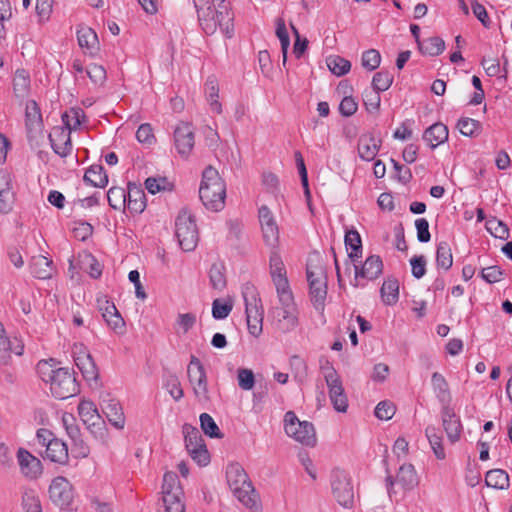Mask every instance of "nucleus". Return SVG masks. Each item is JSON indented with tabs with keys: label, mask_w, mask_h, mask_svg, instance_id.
<instances>
[{
	"label": "nucleus",
	"mask_w": 512,
	"mask_h": 512,
	"mask_svg": "<svg viewBox=\"0 0 512 512\" xmlns=\"http://www.w3.org/2000/svg\"><path fill=\"white\" fill-rule=\"evenodd\" d=\"M37 373L43 382L49 384L55 398L67 399L79 391L74 373L69 368L57 367L52 359L39 361Z\"/></svg>",
	"instance_id": "nucleus-1"
},
{
	"label": "nucleus",
	"mask_w": 512,
	"mask_h": 512,
	"mask_svg": "<svg viewBox=\"0 0 512 512\" xmlns=\"http://www.w3.org/2000/svg\"><path fill=\"white\" fill-rule=\"evenodd\" d=\"M278 304L269 311L268 318L272 327L281 334H288L299 326V309L293 293L280 295Z\"/></svg>",
	"instance_id": "nucleus-2"
},
{
	"label": "nucleus",
	"mask_w": 512,
	"mask_h": 512,
	"mask_svg": "<svg viewBox=\"0 0 512 512\" xmlns=\"http://www.w3.org/2000/svg\"><path fill=\"white\" fill-rule=\"evenodd\" d=\"M199 197L209 210L220 211L224 207L226 186L218 171L212 166L203 171Z\"/></svg>",
	"instance_id": "nucleus-3"
},
{
	"label": "nucleus",
	"mask_w": 512,
	"mask_h": 512,
	"mask_svg": "<svg viewBox=\"0 0 512 512\" xmlns=\"http://www.w3.org/2000/svg\"><path fill=\"white\" fill-rule=\"evenodd\" d=\"M227 483L234 496L246 507H257V495L244 468L238 463L228 465Z\"/></svg>",
	"instance_id": "nucleus-4"
},
{
	"label": "nucleus",
	"mask_w": 512,
	"mask_h": 512,
	"mask_svg": "<svg viewBox=\"0 0 512 512\" xmlns=\"http://www.w3.org/2000/svg\"><path fill=\"white\" fill-rule=\"evenodd\" d=\"M306 275L313 306L317 310L323 309L327 295V277L318 254L309 257Z\"/></svg>",
	"instance_id": "nucleus-5"
},
{
	"label": "nucleus",
	"mask_w": 512,
	"mask_h": 512,
	"mask_svg": "<svg viewBox=\"0 0 512 512\" xmlns=\"http://www.w3.org/2000/svg\"><path fill=\"white\" fill-rule=\"evenodd\" d=\"M246 322L249 333L259 337L263 331V306L256 287L251 283L242 286Z\"/></svg>",
	"instance_id": "nucleus-6"
},
{
	"label": "nucleus",
	"mask_w": 512,
	"mask_h": 512,
	"mask_svg": "<svg viewBox=\"0 0 512 512\" xmlns=\"http://www.w3.org/2000/svg\"><path fill=\"white\" fill-rule=\"evenodd\" d=\"M175 234L180 247L184 251H193L198 243L199 235L194 216L182 209L175 220Z\"/></svg>",
	"instance_id": "nucleus-7"
},
{
	"label": "nucleus",
	"mask_w": 512,
	"mask_h": 512,
	"mask_svg": "<svg viewBox=\"0 0 512 512\" xmlns=\"http://www.w3.org/2000/svg\"><path fill=\"white\" fill-rule=\"evenodd\" d=\"M187 378L196 400L200 403L209 402L210 394L207 374L203 364L195 355L190 357V362L187 366Z\"/></svg>",
	"instance_id": "nucleus-8"
},
{
	"label": "nucleus",
	"mask_w": 512,
	"mask_h": 512,
	"mask_svg": "<svg viewBox=\"0 0 512 512\" xmlns=\"http://www.w3.org/2000/svg\"><path fill=\"white\" fill-rule=\"evenodd\" d=\"M284 427L286 434L301 444L310 447L316 445L317 438L313 424L300 421L294 412L289 411L285 414Z\"/></svg>",
	"instance_id": "nucleus-9"
},
{
	"label": "nucleus",
	"mask_w": 512,
	"mask_h": 512,
	"mask_svg": "<svg viewBox=\"0 0 512 512\" xmlns=\"http://www.w3.org/2000/svg\"><path fill=\"white\" fill-rule=\"evenodd\" d=\"M185 447L191 458L199 465L206 466L210 462V455L199 430L190 425H183Z\"/></svg>",
	"instance_id": "nucleus-10"
},
{
	"label": "nucleus",
	"mask_w": 512,
	"mask_h": 512,
	"mask_svg": "<svg viewBox=\"0 0 512 512\" xmlns=\"http://www.w3.org/2000/svg\"><path fill=\"white\" fill-rule=\"evenodd\" d=\"M324 378L329 390V397L335 410L338 412H346L348 407V399L344 392L342 381L337 371L327 363L322 367Z\"/></svg>",
	"instance_id": "nucleus-11"
},
{
	"label": "nucleus",
	"mask_w": 512,
	"mask_h": 512,
	"mask_svg": "<svg viewBox=\"0 0 512 512\" xmlns=\"http://www.w3.org/2000/svg\"><path fill=\"white\" fill-rule=\"evenodd\" d=\"M331 487L337 502L343 507H350L354 501V490L349 475L340 469L332 473Z\"/></svg>",
	"instance_id": "nucleus-12"
},
{
	"label": "nucleus",
	"mask_w": 512,
	"mask_h": 512,
	"mask_svg": "<svg viewBox=\"0 0 512 512\" xmlns=\"http://www.w3.org/2000/svg\"><path fill=\"white\" fill-rule=\"evenodd\" d=\"M49 496L59 508L69 509L74 498L72 485L65 477L58 476L49 486Z\"/></svg>",
	"instance_id": "nucleus-13"
},
{
	"label": "nucleus",
	"mask_w": 512,
	"mask_h": 512,
	"mask_svg": "<svg viewBox=\"0 0 512 512\" xmlns=\"http://www.w3.org/2000/svg\"><path fill=\"white\" fill-rule=\"evenodd\" d=\"M174 144L182 158L189 157L195 144L194 129L190 123L181 122L175 127Z\"/></svg>",
	"instance_id": "nucleus-14"
},
{
	"label": "nucleus",
	"mask_w": 512,
	"mask_h": 512,
	"mask_svg": "<svg viewBox=\"0 0 512 512\" xmlns=\"http://www.w3.org/2000/svg\"><path fill=\"white\" fill-rule=\"evenodd\" d=\"M270 275L275 285L277 296L292 293L285 265L276 251H273L270 255Z\"/></svg>",
	"instance_id": "nucleus-15"
},
{
	"label": "nucleus",
	"mask_w": 512,
	"mask_h": 512,
	"mask_svg": "<svg viewBox=\"0 0 512 512\" xmlns=\"http://www.w3.org/2000/svg\"><path fill=\"white\" fill-rule=\"evenodd\" d=\"M395 483L400 485L403 490L413 489L418 484V477L414 466L412 464L401 465L395 480L391 475L386 477V486L389 495H391Z\"/></svg>",
	"instance_id": "nucleus-16"
},
{
	"label": "nucleus",
	"mask_w": 512,
	"mask_h": 512,
	"mask_svg": "<svg viewBox=\"0 0 512 512\" xmlns=\"http://www.w3.org/2000/svg\"><path fill=\"white\" fill-rule=\"evenodd\" d=\"M259 222L265 243L274 247L279 239V229L272 212L267 206L259 208Z\"/></svg>",
	"instance_id": "nucleus-17"
},
{
	"label": "nucleus",
	"mask_w": 512,
	"mask_h": 512,
	"mask_svg": "<svg viewBox=\"0 0 512 512\" xmlns=\"http://www.w3.org/2000/svg\"><path fill=\"white\" fill-rule=\"evenodd\" d=\"M73 355L75 364L83 377L88 381L96 380L98 378V369L88 350L83 345H75Z\"/></svg>",
	"instance_id": "nucleus-18"
},
{
	"label": "nucleus",
	"mask_w": 512,
	"mask_h": 512,
	"mask_svg": "<svg viewBox=\"0 0 512 512\" xmlns=\"http://www.w3.org/2000/svg\"><path fill=\"white\" fill-rule=\"evenodd\" d=\"M23 342L14 337L12 339L6 337L3 324L0 322V364L7 365L10 362L11 354L20 356L23 354Z\"/></svg>",
	"instance_id": "nucleus-19"
},
{
	"label": "nucleus",
	"mask_w": 512,
	"mask_h": 512,
	"mask_svg": "<svg viewBox=\"0 0 512 512\" xmlns=\"http://www.w3.org/2000/svg\"><path fill=\"white\" fill-rule=\"evenodd\" d=\"M25 125L29 137H36L42 132L43 122L40 108L36 101L29 100L25 106Z\"/></svg>",
	"instance_id": "nucleus-20"
},
{
	"label": "nucleus",
	"mask_w": 512,
	"mask_h": 512,
	"mask_svg": "<svg viewBox=\"0 0 512 512\" xmlns=\"http://www.w3.org/2000/svg\"><path fill=\"white\" fill-rule=\"evenodd\" d=\"M17 458L21 472L25 477L36 479L41 475V461L27 450L20 448L17 453Z\"/></svg>",
	"instance_id": "nucleus-21"
},
{
	"label": "nucleus",
	"mask_w": 512,
	"mask_h": 512,
	"mask_svg": "<svg viewBox=\"0 0 512 512\" xmlns=\"http://www.w3.org/2000/svg\"><path fill=\"white\" fill-rule=\"evenodd\" d=\"M355 281L359 278H365L367 280H374L378 278L383 271V262L378 255L369 256L363 265L359 267L355 265Z\"/></svg>",
	"instance_id": "nucleus-22"
},
{
	"label": "nucleus",
	"mask_w": 512,
	"mask_h": 512,
	"mask_svg": "<svg viewBox=\"0 0 512 512\" xmlns=\"http://www.w3.org/2000/svg\"><path fill=\"white\" fill-rule=\"evenodd\" d=\"M103 413L108 421L117 429H123L125 416L120 402L114 398H104L101 402Z\"/></svg>",
	"instance_id": "nucleus-23"
},
{
	"label": "nucleus",
	"mask_w": 512,
	"mask_h": 512,
	"mask_svg": "<svg viewBox=\"0 0 512 512\" xmlns=\"http://www.w3.org/2000/svg\"><path fill=\"white\" fill-rule=\"evenodd\" d=\"M14 192L11 174L0 170V212L7 213L12 209Z\"/></svg>",
	"instance_id": "nucleus-24"
},
{
	"label": "nucleus",
	"mask_w": 512,
	"mask_h": 512,
	"mask_svg": "<svg viewBox=\"0 0 512 512\" xmlns=\"http://www.w3.org/2000/svg\"><path fill=\"white\" fill-rule=\"evenodd\" d=\"M49 140L54 152L62 157L67 156L72 149L70 133L63 128H56L49 134Z\"/></svg>",
	"instance_id": "nucleus-25"
},
{
	"label": "nucleus",
	"mask_w": 512,
	"mask_h": 512,
	"mask_svg": "<svg viewBox=\"0 0 512 512\" xmlns=\"http://www.w3.org/2000/svg\"><path fill=\"white\" fill-rule=\"evenodd\" d=\"M381 140L371 134L362 135L358 141V153L364 161H372L377 156Z\"/></svg>",
	"instance_id": "nucleus-26"
},
{
	"label": "nucleus",
	"mask_w": 512,
	"mask_h": 512,
	"mask_svg": "<svg viewBox=\"0 0 512 512\" xmlns=\"http://www.w3.org/2000/svg\"><path fill=\"white\" fill-rule=\"evenodd\" d=\"M29 268L33 276L39 279H49L54 272L52 260L42 255L33 256Z\"/></svg>",
	"instance_id": "nucleus-27"
},
{
	"label": "nucleus",
	"mask_w": 512,
	"mask_h": 512,
	"mask_svg": "<svg viewBox=\"0 0 512 512\" xmlns=\"http://www.w3.org/2000/svg\"><path fill=\"white\" fill-rule=\"evenodd\" d=\"M43 457L55 463L65 464L68 461L67 445L62 440L55 438L48 442Z\"/></svg>",
	"instance_id": "nucleus-28"
},
{
	"label": "nucleus",
	"mask_w": 512,
	"mask_h": 512,
	"mask_svg": "<svg viewBox=\"0 0 512 512\" xmlns=\"http://www.w3.org/2000/svg\"><path fill=\"white\" fill-rule=\"evenodd\" d=\"M448 128L441 122L431 125L424 131L423 140L428 143L431 148H436L448 139Z\"/></svg>",
	"instance_id": "nucleus-29"
},
{
	"label": "nucleus",
	"mask_w": 512,
	"mask_h": 512,
	"mask_svg": "<svg viewBox=\"0 0 512 512\" xmlns=\"http://www.w3.org/2000/svg\"><path fill=\"white\" fill-rule=\"evenodd\" d=\"M443 426L451 442H456L460 438L461 423L451 408L446 407L442 412Z\"/></svg>",
	"instance_id": "nucleus-30"
},
{
	"label": "nucleus",
	"mask_w": 512,
	"mask_h": 512,
	"mask_svg": "<svg viewBox=\"0 0 512 512\" xmlns=\"http://www.w3.org/2000/svg\"><path fill=\"white\" fill-rule=\"evenodd\" d=\"M77 39L79 46L86 49L90 54L95 53L99 48V41L96 32L88 27L81 25L77 29Z\"/></svg>",
	"instance_id": "nucleus-31"
},
{
	"label": "nucleus",
	"mask_w": 512,
	"mask_h": 512,
	"mask_svg": "<svg viewBox=\"0 0 512 512\" xmlns=\"http://www.w3.org/2000/svg\"><path fill=\"white\" fill-rule=\"evenodd\" d=\"M78 414L87 427L99 425L101 416L95 404L89 400H82L78 405Z\"/></svg>",
	"instance_id": "nucleus-32"
},
{
	"label": "nucleus",
	"mask_w": 512,
	"mask_h": 512,
	"mask_svg": "<svg viewBox=\"0 0 512 512\" xmlns=\"http://www.w3.org/2000/svg\"><path fill=\"white\" fill-rule=\"evenodd\" d=\"M205 94L210 109L220 114L222 112V105L219 102V85L215 76L211 75L207 78L205 83Z\"/></svg>",
	"instance_id": "nucleus-33"
},
{
	"label": "nucleus",
	"mask_w": 512,
	"mask_h": 512,
	"mask_svg": "<svg viewBox=\"0 0 512 512\" xmlns=\"http://www.w3.org/2000/svg\"><path fill=\"white\" fill-rule=\"evenodd\" d=\"M197 13L203 31L208 35L214 34L217 30L215 10L211 6H202L197 9Z\"/></svg>",
	"instance_id": "nucleus-34"
},
{
	"label": "nucleus",
	"mask_w": 512,
	"mask_h": 512,
	"mask_svg": "<svg viewBox=\"0 0 512 512\" xmlns=\"http://www.w3.org/2000/svg\"><path fill=\"white\" fill-rule=\"evenodd\" d=\"M382 301L386 305H394L399 298V283L395 278H387L380 289Z\"/></svg>",
	"instance_id": "nucleus-35"
},
{
	"label": "nucleus",
	"mask_w": 512,
	"mask_h": 512,
	"mask_svg": "<svg viewBox=\"0 0 512 512\" xmlns=\"http://www.w3.org/2000/svg\"><path fill=\"white\" fill-rule=\"evenodd\" d=\"M84 181L94 187L103 188L108 183V176L101 165L90 166L84 174Z\"/></svg>",
	"instance_id": "nucleus-36"
},
{
	"label": "nucleus",
	"mask_w": 512,
	"mask_h": 512,
	"mask_svg": "<svg viewBox=\"0 0 512 512\" xmlns=\"http://www.w3.org/2000/svg\"><path fill=\"white\" fill-rule=\"evenodd\" d=\"M485 483L487 486L505 490L509 488V476L502 469H492L487 472L485 477Z\"/></svg>",
	"instance_id": "nucleus-37"
},
{
	"label": "nucleus",
	"mask_w": 512,
	"mask_h": 512,
	"mask_svg": "<svg viewBox=\"0 0 512 512\" xmlns=\"http://www.w3.org/2000/svg\"><path fill=\"white\" fill-rule=\"evenodd\" d=\"M126 205L131 212L141 213L144 211L146 207L144 192L136 187H129L126 196Z\"/></svg>",
	"instance_id": "nucleus-38"
},
{
	"label": "nucleus",
	"mask_w": 512,
	"mask_h": 512,
	"mask_svg": "<svg viewBox=\"0 0 512 512\" xmlns=\"http://www.w3.org/2000/svg\"><path fill=\"white\" fill-rule=\"evenodd\" d=\"M419 49L423 54L429 56H437L441 54L445 49V42L438 36L430 37L422 42L418 41Z\"/></svg>",
	"instance_id": "nucleus-39"
},
{
	"label": "nucleus",
	"mask_w": 512,
	"mask_h": 512,
	"mask_svg": "<svg viewBox=\"0 0 512 512\" xmlns=\"http://www.w3.org/2000/svg\"><path fill=\"white\" fill-rule=\"evenodd\" d=\"M162 494L163 496H168V494L173 496H183V490L175 472L169 471L164 474Z\"/></svg>",
	"instance_id": "nucleus-40"
},
{
	"label": "nucleus",
	"mask_w": 512,
	"mask_h": 512,
	"mask_svg": "<svg viewBox=\"0 0 512 512\" xmlns=\"http://www.w3.org/2000/svg\"><path fill=\"white\" fill-rule=\"evenodd\" d=\"M85 118L84 111L81 108H71L62 115V121L67 132L76 130Z\"/></svg>",
	"instance_id": "nucleus-41"
},
{
	"label": "nucleus",
	"mask_w": 512,
	"mask_h": 512,
	"mask_svg": "<svg viewBox=\"0 0 512 512\" xmlns=\"http://www.w3.org/2000/svg\"><path fill=\"white\" fill-rule=\"evenodd\" d=\"M436 263L439 268L448 270L453 264L451 248L447 242L439 243L436 251Z\"/></svg>",
	"instance_id": "nucleus-42"
},
{
	"label": "nucleus",
	"mask_w": 512,
	"mask_h": 512,
	"mask_svg": "<svg viewBox=\"0 0 512 512\" xmlns=\"http://www.w3.org/2000/svg\"><path fill=\"white\" fill-rule=\"evenodd\" d=\"M345 245L347 249H351L349 258L355 260L361 256L362 242L359 233L355 230H350L345 234Z\"/></svg>",
	"instance_id": "nucleus-43"
},
{
	"label": "nucleus",
	"mask_w": 512,
	"mask_h": 512,
	"mask_svg": "<svg viewBox=\"0 0 512 512\" xmlns=\"http://www.w3.org/2000/svg\"><path fill=\"white\" fill-rule=\"evenodd\" d=\"M21 506L24 512H42L41 501L34 490L24 491Z\"/></svg>",
	"instance_id": "nucleus-44"
},
{
	"label": "nucleus",
	"mask_w": 512,
	"mask_h": 512,
	"mask_svg": "<svg viewBox=\"0 0 512 512\" xmlns=\"http://www.w3.org/2000/svg\"><path fill=\"white\" fill-rule=\"evenodd\" d=\"M326 61L329 70L336 76L345 75L351 69L350 61L340 56H330Z\"/></svg>",
	"instance_id": "nucleus-45"
},
{
	"label": "nucleus",
	"mask_w": 512,
	"mask_h": 512,
	"mask_svg": "<svg viewBox=\"0 0 512 512\" xmlns=\"http://www.w3.org/2000/svg\"><path fill=\"white\" fill-rule=\"evenodd\" d=\"M126 191L121 187H111L107 192V199L109 205L116 210L125 208L126 206Z\"/></svg>",
	"instance_id": "nucleus-46"
},
{
	"label": "nucleus",
	"mask_w": 512,
	"mask_h": 512,
	"mask_svg": "<svg viewBox=\"0 0 512 512\" xmlns=\"http://www.w3.org/2000/svg\"><path fill=\"white\" fill-rule=\"evenodd\" d=\"M145 187L151 194L160 191H171L173 184L166 177H149L145 181Z\"/></svg>",
	"instance_id": "nucleus-47"
},
{
	"label": "nucleus",
	"mask_w": 512,
	"mask_h": 512,
	"mask_svg": "<svg viewBox=\"0 0 512 512\" xmlns=\"http://www.w3.org/2000/svg\"><path fill=\"white\" fill-rule=\"evenodd\" d=\"M209 279L214 289L222 291L226 287V277L223 265L213 264L209 271Z\"/></svg>",
	"instance_id": "nucleus-48"
},
{
	"label": "nucleus",
	"mask_w": 512,
	"mask_h": 512,
	"mask_svg": "<svg viewBox=\"0 0 512 512\" xmlns=\"http://www.w3.org/2000/svg\"><path fill=\"white\" fill-rule=\"evenodd\" d=\"M457 128L462 135L473 137L479 134L481 124L475 119L465 117L458 121Z\"/></svg>",
	"instance_id": "nucleus-49"
},
{
	"label": "nucleus",
	"mask_w": 512,
	"mask_h": 512,
	"mask_svg": "<svg viewBox=\"0 0 512 512\" xmlns=\"http://www.w3.org/2000/svg\"><path fill=\"white\" fill-rule=\"evenodd\" d=\"M200 426L203 432L211 438H221L222 434L214 419L208 413L200 415Z\"/></svg>",
	"instance_id": "nucleus-50"
},
{
	"label": "nucleus",
	"mask_w": 512,
	"mask_h": 512,
	"mask_svg": "<svg viewBox=\"0 0 512 512\" xmlns=\"http://www.w3.org/2000/svg\"><path fill=\"white\" fill-rule=\"evenodd\" d=\"M426 436L431 445V448L433 449L435 456L440 460L444 459L446 455L444 448L442 446V439L436 433V429L434 427H427Z\"/></svg>",
	"instance_id": "nucleus-51"
},
{
	"label": "nucleus",
	"mask_w": 512,
	"mask_h": 512,
	"mask_svg": "<svg viewBox=\"0 0 512 512\" xmlns=\"http://www.w3.org/2000/svg\"><path fill=\"white\" fill-rule=\"evenodd\" d=\"M233 309V304L221 299H215L212 303V316L216 320H222L229 316Z\"/></svg>",
	"instance_id": "nucleus-52"
},
{
	"label": "nucleus",
	"mask_w": 512,
	"mask_h": 512,
	"mask_svg": "<svg viewBox=\"0 0 512 512\" xmlns=\"http://www.w3.org/2000/svg\"><path fill=\"white\" fill-rule=\"evenodd\" d=\"M431 382L439 399L444 400L449 396L448 383L442 374L438 372L433 373Z\"/></svg>",
	"instance_id": "nucleus-53"
},
{
	"label": "nucleus",
	"mask_w": 512,
	"mask_h": 512,
	"mask_svg": "<svg viewBox=\"0 0 512 512\" xmlns=\"http://www.w3.org/2000/svg\"><path fill=\"white\" fill-rule=\"evenodd\" d=\"M218 7L219 9L215 10L217 28L220 27L221 30L229 34V26L232 21V17L224 3L219 1Z\"/></svg>",
	"instance_id": "nucleus-54"
},
{
	"label": "nucleus",
	"mask_w": 512,
	"mask_h": 512,
	"mask_svg": "<svg viewBox=\"0 0 512 512\" xmlns=\"http://www.w3.org/2000/svg\"><path fill=\"white\" fill-rule=\"evenodd\" d=\"M393 83V76L384 71H380L373 76L372 86L373 90L382 92L390 88Z\"/></svg>",
	"instance_id": "nucleus-55"
},
{
	"label": "nucleus",
	"mask_w": 512,
	"mask_h": 512,
	"mask_svg": "<svg viewBox=\"0 0 512 512\" xmlns=\"http://www.w3.org/2000/svg\"><path fill=\"white\" fill-rule=\"evenodd\" d=\"M362 66L369 71L377 69L381 63V55L375 49H369L362 54Z\"/></svg>",
	"instance_id": "nucleus-56"
},
{
	"label": "nucleus",
	"mask_w": 512,
	"mask_h": 512,
	"mask_svg": "<svg viewBox=\"0 0 512 512\" xmlns=\"http://www.w3.org/2000/svg\"><path fill=\"white\" fill-rule=\"evenodd\" d=\"M165 387L167 388L169 394L175 401H179L183 396L184 392L181 387V383L179 381V378L172 374L169 375L165 380Z\"/></svg>",
	"instance_id": "nucleus-57"
},
{
	"label": "nucleus",
	"mask_w": 512,
	"mask_h": 512,
	"mask_svg": "<svg viewBox=\"0 0 512 512\" xmlns=\"http://www.w3.org/2000/svg\"><path fill=\"white\" fill-rule=\"evenodd\" d=\"M238 385L241 389L249 391L255 385L254 373L250 369L239 368L237 371Z\"/></svg>",
	"instance_id": "nucleus-58"
},
{
	"label": "nucleus",
	"mask_w": 512,
	"mask_h": 512,
	"mask_svg": "<svg viewBox=\"0 0 512 512\" xmlns=\"http://www.w3.org/2000/svg\"><path fill=\"white\" fill-rule=\"evenodd\" d=\"M276 35L280 40L281 43V49L283 53V61H286L287 51L290 46V38L285 26V23L282 19L277 20V26H276Z\"/></svg>",
	"instance_id": "nucleus-59"
},
{
	"label": "nucleus",
	"mask_w": 512,
	"mask_h": 512,
	"mask_svg": "<svg viewBox=\"0 0 512 512\" xmlns=\"http://www.w3.org/2000/svg\"><path fill=\"white\" fill-rule=\"evenodd\" d=\"M196 323V316L193 313H182L177 316V331L186 334Z\"/></svg>",
	"instance_id": "nucleus-60"
},
{
	"label": "nucleus",
	"mask_w": 512,
	"mask_h": 512,
	"mask_svg": "<svg viewBox=\"0 0 512 512\" xmlns=\"http://www.w3.org/2000/svg\"><path fill=\"white\" fill-rule=\"evenodd\" d=\"M183 496H163L165 512H186L185 505L182 500Z\"/></svg>",
	"instance_id": "nucleus-61"
},
{
	"label": "nucleus",
	"mask_w": 512,
	"mask_h": 512,
	"mask_svg": "<svg viewBox=\"0 0 512 512\" xmlns=\"http://www.w3.org/2000/svg\"><path fill=\"white\" fill-rule=\"evenodd\" d=\"M395 405L390 401H381L375 408V416L380 420H389L395 414Z\"/></svg>",
	"instance_id": "nucleus-62"
},
{
	"label": "nucleus",
	"mask_w": 512,
	"mask_h": 512,
	"mask_svg": "<svg viewBox=\"0 0 512 512\" xmlns=\"http://www.w3.org/2000/svg\"><path fill=\"white\" fill-rule=\"evenodd\" d=\"M380 92L371 90L364 93V105L369 113L377 112L380 108L381 97Z\"/></svg>",
	"instance_id": "nucleus-63"
},
{
	"label": "nucleus",
	"mask_w": 512,
	"mask_h": 512,
	"mask_svg": "<svg viewBox=\"0 0 512 512\" xmlns=\"http://www.w3.org/2000/svg\"><path fill=\"white\" fill-rule=\"evenodd\" d=\"M86 73L90 80L96 85H102L106 80V70L101 65H89L86 69Z\"/></svg>",
	"instance_id": "nucleus-64"
}]
</instances>
